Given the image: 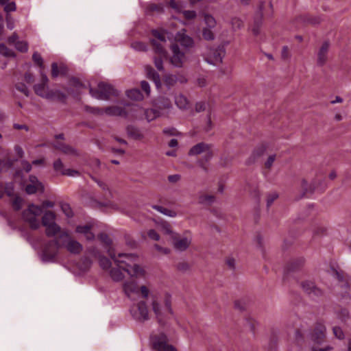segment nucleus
I'll use <instances>...</instances> for the list:
<instances>
[{"label": "nucleus", "mask_w": 351, "mask_h": 351, "mask_svg": "<svg viewBox=\"0 0 351 351\" xmlns=\"http://www.w3.org/2000/svg\"><path fill=\"white\" fill-rule=\"evenodd\" d=\"M110 258L119 267H122L131 277H143L145 271L140 265L136 264L137 256L133 254L119 253L117 255L110 250H108Z\"/></svg>", "instance_id": "f257e3e1"}, {"label": "nucleus", "mask_w": 351, "mask_h": 351, "mask_svg": "<svg viewBox=\"0 0 351 351\" xmlns=\"http://www.w3.org/2000/svg\"><path fill=\"white\" fill-rule=\"evenodd\" d=\"M151 307L158 324L161 326H166L174 315L172 308V297L168 293L164 295L162 303H160L156 298H153Z\"/></svg>", "instance_id": "f03ea898"}, {"label": "nucleus", "mask_w": 351, "mask_h": 351, "mask_svg": "<svg viewBox=\"0 0 351 351\" xmlns=\"http://www.w3.org/2000/svg\"><path fill=\"white\" fill-rule=\"evenodd\" d=\"M89 93L92 97L101 100H108L111 96L119 95L118 91L112 85L105 82L99 83L97 89L90 87Z\"/></svg>", "instance_id": "7ed1b4c3"}, {"label": "nucleus", "mask_w": 351, "mask_h": 351, "mask_svg": "<svg viewBox=\"0 0 351 351\" xmlns=\"http://www.w3.org/2000/svg\"><path fill=\"white\" fill-rule=\"evenodd\" d=\"M42 213L41 206L32 204L29 205L27 209L23 211L22 217L24 221L29 224L32 229L36 230L40 226V222L37 217L40 216Z\"/></svg>", "instance_id": "20e7f679"}, {"label": "nucleus", "mask_w": 351, "mask_h": 351, "mask_svg": "<svg viewBox=\"0 0 351 351\" xmlns=\"http://www.w3.org/2000/svg\"><path fill=\"white\" fill-rule=\"evenodd\" d=\"M130 112L134 119H142L144 116L148 122L162 117L161 113L158 112L154 106L152 108L144 109L138 105H132L130 106Z\"/></svg>", "instance_id": "39448f33"}, {"label": "nucleus", "mask_w": 351, "mask_h": 351, "mask_svg": "<svg viewBox=\"0 0 351 351\" xmlns=\"http://www.w3.org/2000/svg\"><path fill=\"white\" fill-rule=\"evenodd\" d=\"M168 338L165 333L154 335L150 337V344L154 351H177L171 345L168 343Z\"/></svg>", "instance_id": "423d86ee"}, {"label": "nucleus", "mask_w": 351, "mask_h": 351, "mask_svg": "<svg viewBox=\"0 0 351 351\" xmlns=\"http://www.w3.org/2000/svg\"><path fill=\"white\" fill-rule=\"evenodd\" d=\"M61 241L59 237L55 239L47 242L43 247L42 253V259L43 261H52L58 253V250L62 247Z\"/></svg>", "instance_id": "0eeeda50"}, {"label": "nucleus", "mask_w": 351, "mask_h": 351, "mask_svg": "<svg viewBox=\"0 0 351 351\" xmlns=\"http://www.w3.org/2000/svg\"><path fill=\"white\" fill-rule=\"evenodd\" d=\"M59 240L61 241L62 247H65L71 254H78L83 250L82 245L78 241L73 239L66 232H63L59 235Z\"/></svg>", "instance_id": "6e6552de"}, {"label": "nucleus", "mask_w": 351, "mask_h": 351, "mask_svg": "<svg viewBox=\"0 0 351 351\" xmlns=\"http://www.w3.org/2000/svg\"><path fill=\"white\" fill-rule=\"evenodd\" d=\"M130 313L136 321L144 322L149 319V311L145 301H140L132 306Z\"/></svg>", "instance_id": "1a4fd4ad"}, {"label": "nucleus", "mask_w": 351, "mask_h": 351, "mask_svg": "<svg viewBox=\"0 0 351 351\" xmlns=\"http://www.w3.org/2000/svg\"><path fill=\"white\" fill-rule=\"evenodd\" d=\"M156 56L154 57V62L156 69L161 71L164 70L163 60L167 58V53L164 46L155 40H151Z\"/></svg>", "instance_id": "9d476101"}, {"label": "nucleus", "mask_w": 351, "mask_h": 351, "mask_svg": "<svg viewBox=\"0 0 351 351\" xmlns=\"http://www.w3.org/2000/svg\"><path fill=\"white\" fill-rule=\"evenodd\" d=\"M172 56L170 58L171 63L176 67H182L186 61L185 51H182L178 44H173L171 46Z\"/></svg>", "instance_id": "9b49d317"}, {"label": "nucleus", "mask_w": 351, "mask_h": 351, "mask_svg": "<svg viewBox=\"0 0 351 351\" xmlns=\"http://www.w3.org/2000/svg\"><path fill=\"white\" fill-rule=\"evenodd\" d=\"M153 106L158 112L161 113V116L167 114L173 108V104L170 99L165 97H159L156 99Z\"/></svg>", "instance_id": "f8f14e48"}, {"label": "nucleus", "mask_w": 351, "mask_h": 351, "mask_svg": "<svg viewBox=\"0 0 351 351\" xmlns=\"http://www.w3.org/2000/svg\"><path fill=\"white\" fill-rule=\"evenodd\" d=\"M225 55L223 47H219L209 51L205 58L206 61L213 65H217L222 62L223 58Z\"/></svg>", "instance_id": "ddd939ff"}, {"label": "nucleus", "mask_w": 351, "mask_h": 351, "mask_svg": "<svg viewBox=\"0 0 351 351\" xmlns=\"http://www.w3.org/2000/svg\"><path fill=\"white\" fill-rule=\"evenodd\" d=\"M326 327L321 323H317L313 331L310 334V339L316 344L323 343L326 337Z\"/></svg>", "instance_id": "4468645a"}, {"label": "nucleus", "mask_w": 351, "mask_h": 351, "mask_svg": "<svg viewBox=\"0 0 351 351\" xmlns=\"http://www.w3.org/2000/svg\"><path fill=\"white\" fill-rule=\"evenodd\" d=\"M171 239L174 248L180 252L185 251L191 243V238L180 237L177 233L173 234V237Z\"/></svg>", "instance_id": "2eb2a0df"}, {"label": "nucleus", "mask_w": 351, "mask_h": 351, "mask_svg": "<svg viewBox=\"0 0 351 351\" xmlns=\"http://www.w3.org/2000/svg\"><path fill=\"white\" fill-rule=\"evenodd\" d=\"M41 82L34 86V93L39 97L45 98L47 91H49L48 82L49 79L46 74L40 71Z\"/></svg>", "instance_id": "dca6fc26"}, {"label": "nucleus", "mask_w": 351, "mask_h": 351, "mask_svg": "<svg viewBox=\"0 0 351 351\" xmlns=\"http://www.w3.org/2000/svg\"><path fill=\"white\" fill-rule=\"evenodd\" d=\"M303 291L311 298L315 299L322 295V291L313 282L306 280L301 282Z\"/></svg>", "instance_id": "f3484780"}, {"label": "nucleus", "mask_w": 351, "mask_h": 351, "mask_svg": "<svg viewBox=\"0 0 351 351\" xmlns=\"http://www.w3.org/2000/svg\"><path fill=\"white\" fill-rule=\"evenodd\" d=\"M267 149V145L265 143H261L258 145L252 151L250 156L247 159L245 163L247 165L254 164L259 158L265 154Z\"/></svg>", "instance_id": "a211bd4d"}, {"label": "nucleus", "mask_w": 351, "mask_h": 351, "mask_svg": "<svg viewBox=\"0 0 351 351\" xmlns=\"http://www.w3.org/2000/svg\"><path fill=\"white\" fill-rule=\"evenodd\" d=\"M177 42L184 48L185 51H188L194 46V40L184 32H178L176 36Z\"/></svg>", "instance_id": "6ab92c4d"}, {"label": "nucleus", "mask_w": 351, "mask_h": 351, "mask_svg": "<svg viewBox=\"0 0 351 351\" xmlns=\"http://www.w3.org/2000/svg\"><path fill=\"white\" fill-rule=\"evenodd\" d=\"M53 169L57 172H60L62 175L68 176H78L80 173L73 169H64V164L60 159H57L53 162Z\"/></svg>", "instance_id": "aec40b11"}, {"label": "nucleus", "mask_w": 351, "mask_h": 351, "mask_svg": "<svg viewBox=\"0 0 351 351\" xmlns=\"http://www.w3.org/2000/svg\"><path fill=\"white\" fill-rule=\"evenodd\" d=\"M213 147L212 145L204 142L199 143L193 145L189 151V156H197L203 154L206 151Z\"/></svg>", "instance_id": "412c9836"}, {"label": "nucleus", "mask_w": 351, "mask_h": 351, "mask_svg": "<svg viewBox=\"0 0 351 351\" xmlns=\"http://www.w3.org/2000/svg\"><path fill=\"white\" fill-rule=\"evenodd\" d=\"M104 113L110 116H119L127 118L129 112L119 106H108L104 108Z\"/></svg>", "instance_id": "4be33fe9"}, {"label": "nucleus", "mask_w": 351, "mask_h": 351, "mask_svg": "<svg viewBox=\"0 0 351 351\" xmlns=\"http://www.w3.org/2000/svg\"><path fill=\"white\" fill-rule=\"evenodd\" d=\"M145 70L147 77L155 83L157 88H160L161 82L159 74L150 65H146Z\"/></svg>", "instance_id": "5701e85b"}, {"label": "nucleus", "mask_w": 351, "mask_h": 351, "mask_svg": "<svg viewBox=\"0 0 351 351\" xmlns=\"http://www.w3.org/2000/svg\"><path fill=\"white\" fill-rule=\"evenodd\" d=\"M123 288L124 293L130 298H132L134 294L138 293V286L134 281L125 282L123 285Z\"/></svg>", "instance_id": "b1692460"}, {"label": "nucleus", "mask_w": 351, "mask_h": 351, "mask_svg": "<svg viewBox=\"0 0 351 351\" xmlns=\"http://www.w3.org/2000/svg\"><path fill=\"white\" fill-rule=\"evenodd\" d=\"M329 49V43L324 42L317 54V64L323 66L327 60V54Z\"/></svg>", "instance_id": "393cba45"}, {"label": "nucleus", "mask_w": 351, "mask_h": 351, "mask_svg": "<svg viewBox=\"0 0 351 351\" xmlns=\"http://www.w3.org/2000/svg\"><path fill=\"white\" fill-rule=\"evenodd\" d=\"M335 276L341 283V287L346 290L348 289L350 287L349 278L341 271L334 270Z\"/></svg>", "instance_id": "a878e982"}, {"label": "nucleus", "mask_w": 351, "mask_h": 351, "mask_svg": "<svg viewBox=\"0 0 351 351\" xmlns=\"http://www.w3.org/2000/svg\"><path fill=\"white\" fill-rule=\"evenodd\" d=\"M45 99L49 100L64 101L66 99V95L59 90L49 89Z\"/></svg>", "instance_id": "bb28decb"}, {"label": "nucleus", "mask_w": 351, "mask_h": 351, "mask_svg": "<svg viewBox=\"0 0 351 351\" xmlns=\"http://www.w3.org/2000/svg\"><path fill=\"white\" fill-rule=\"evenodd\" d=\"M304 263L303 258H299L290 261L286 267L287 272L295 271L300 269Z\"/></svg>", "instance_id": "cd10ccee"}, {"label": "nucleus", "mask_w": 351, "mask_h": 351, "mask_svg": "<svg viewBox=\"0 0 351 351\" xmlns=\"http://www.w3.org/2000/svg\"><path fill=\"white\" fill-rule=\"evenodd\" d=\"M54 147L56 149L61 151L62 153L68 155H77V150L69 145L63 143H58L54 145Z\"/></svg>", "instance_id": "c85d7f7f"}, {"label": "nucleus", "mask_w": 351, "mask_h": 351, "mask_svg": "<svg viewBox=\"0 0 351 351\" xmlns=\"http://www.w3.org/2000/svg\"><path fill=\"white\" fill-rule=\"evenodd\" d=\"M76 232L84 234L87 240L92 241L95 239V234L90 231V226H78L76 227Z\"/></svg>", "instance_id": "c756f323"}, {"label": "nucleus", "mask_w": 351, "mask_h": 351, "mask_svg": "<svg viewBox=\"0 0 351 351\" xmlns=\"http://www.w3.org/2000/svg\"><path fill=\"white\" fill-rule=\"evenodd\" d=\"M203 156L198 161L199 166L202 168L205 171H207V168L205 166V163L209 162L213 157V147H211L208 151H206L203 154Z\"/></svg>", "instance_id": "7c9ffc66"}, {"label": "nucleus", "mask_w": 351, "mask_h": 351, "mask_svg": "<svg viewBox=\"0 0 351 351\" xmlns=\"http://www.w3.org/2000/svg\"><path fill=\"white\" fill-rule=\"evenodd\" d=\"M128 135L134 140H141L143 138V134L140 130L133 125H128L126 128Z\"/></svg>", "instance_id": "2f4dec72"}, {"label": "nucleus", "mask_w": 351, "mask_h": 351, "mask_svg": "<svg viewBox=\"0 0 351 351\" xmlns=\"http://www.w3.org/2000/svg\"><path fill=\"white\" fill-rule=\"evenodd\" d=\"M66 73V68L64 65L58 66L56 62L51 64V77L53 78L57 77L60 75H65Z\"/></svg>", "instance_id": "473e14b6"}, {"label": "nucleus", "mask_w": 351, "mask_h": 351, "mask_svg": "<svg viewBox=\"0 0 351 351\" xmlns=\"http://www.w3.org/2000/svg\"><path fill=\"white\" fill-rule=\"evenodd\" d=\"M117 267H113L110 271V276L114 281H121L124 278V274H123L121 269L122 267H119L117 264Z\"/></svg>", "instance_id": "72a5a7b5"}, {"label": "nucleus", "mask_w": 351, "mask_h": 351, "mask_svg": "<svg viewBox=\"0 0 351 351\" xmlns=\"http://www.w3.org/2000/svg\"><path fill=\"white\" fill-rule=\"evenodd\" d=\"M44 226L46 227L45 232L47 237H53L60 232V227L55 222L49 223V225H45Z\"/></svg>", "instance_id": "f704fd0d"}, {"label": "nucleus", "mask_w": 351, "mask_h": 351, "mask_svg": "<svg viewBox=\"0 0 351 351\" xmlns=\"http://www.w3.org/2000/svg\"><path fill=\"white\" fill-rule=\"evenodd\" d=\"M175 103L180 109H186L189 106L187 98L182 94H180L175 97Z\"/></svg>", "instance_id": "c9c22d12"}, {"label": "nucleus", "mask_w": 351, "mask_h": 351, "mask_svg": "<svg viewBox=\"0 0 351 351\" xmlns=\"http://www.w3.org/2000/svg\"><path fill=\"white\" fill-rule=\"evenodd\" d=\"M152 208L160 212V213L165 215H167V216H169V217H175L177 216V213L174 210H170V209H168L167 208H165L163 206H158V205H153L152 206Z\"/></svg>", "instance_id": "e433bc0d"}, {"label": "nucleus", "mask_w": 351, "mask_h": 351, "mask_svg": "<svg viewBox=\"0 0 351 351\" xmlns=\"http://www.w3.org/2000/svg\"><path fill=\"white\" fill-rule=\"evenodd\" d=\"M56 215L53 212L48 210L45 212L43 218H42V223L43 226L49 225V223H51L55 222Z\"/></svg>", "instance_id": "4c0bfd02"}, {"label": "nucleus", "mask_w": 351, "mask_h": 351, "mask_svg": "<svg viewBox=\"0 0 351 351\" xmlns=\"http://www.w3.org/2000/svg\"><path fill=\"white\" fill-rule=\"evenodd\" d=\"M29 184H33L37 186V189H39V192L44 193L45 191V186L43 184L40 182L38 179V178L34 175H30L29 176Z\"/></svg>", "instance_id": "58836bf2"}, {"label": "nucleus", "mask_w": 351, "mask_h": 351, "mask_svg": "<svg viewBox=\"0 0 351 351\" xmlns=\"http://www.w3.org/2000/svg\"><path fill=\"white\" fill-rule=\"evenodd\" d=\"M127 96L134 100H142L143 95L138 89H132L127 91Z\"/></svg>", "instance_id": "ea45409f"}, {"label": "nucleus", "mask_w": 351, "mask_h": 351, "mask_svg": "<svg viewBox=\"0 0 351 351\" xmlns=\"http://www.w3.org/2000/svg\"><path fill=\"white\" fill-rule=\"evenodd\" d=\"M160 227L162 232L165 234L169 235L170 239H171L173 237V234H176L172 230L171 225L166 221L162 222L160 224Z\"/></svg>", "instance_id": "a19ab883"}, {"label": "nucleus", "mask_w": 351, "mask_h": 351, "mask_svg": "<svg viewBox=\"0 0 351 351\" xmlns=\"http://www.w3.org/2000/svg\"><path fill=\"white\" fill-rule=\"evenodd\" d=\"M178 82V76L175 75H167L164 77V82L169 88L174 86Z\"/></svg>", "instance_id": "79ce46f5"}, {"label": "nucleus", "mask_w": 351, "mask_h": 351, "mask_svg": "<svg viewBox=\"0 0 351 351\" xmlns=\"http://www.w3.org/2000/svg\"><path fill=\"white\" fill-rule=\"evenodd\" d=\"M301 187L303 190V195L308 193H313L315 189L314 185H309L305 180H302Z\"/></svg>", "instance_id": "37998d69"}, {"label": "nucleus", "mask_w": 351, "mask_h": 351, "mask_svg": "<svg viewBox=\"0 0 351 351\" xmlns=\"http://www.w3.org/2000/svg\"><path fill=\"white\" fill-rule=\"evenodd\" d=\"M212 28L204 27L202 29V36L206 40H213L215 39V34L211 30Z\"/></svg>", "instance_id": "c03bdc74"}, {"label": "nucleus", "mask_w": 351, "mask_h": 351, "mask_svg": "<svg viewBox=\"0 0 351 351\" xmlns=\"http://www.w3.org/2000/svg\"><path fill=\"white\" fill-rule=\"evenodd\" d=\"M84 108L86 112L93 114L103 115L104 114V108L91 107L88 106H86Z\"/></svg>", "instance_id": "a18cd8bd"}, {"label": "nucleus", "mask_w": 351, "mask_h": 351, "mask_svg": "<svg viewBox=\"0 0 351 351\" xmlns=\"http://www.w3.org/2000/svg\"><path fill=\"white\" fill-rule=\"evenodd\" d=\"M32 60L36 64H37L41 69L44 68L43 59L40 53L37 51L34 52L32 55Z\"/></svg>", "instance_id": "49530a36"}, {"label": "nucleus", "mask_w": 351, "mask_h": 351, "mask_svg": "<svg viewBox=\"0 0 351 351\" xmlns=\"http://www.w3.org/2000/svg\"><path fill=\"white\" fill-rule=\"evenodd\" d=\"M152 34L157 39L156 41L162 45V43H165L166 42V37L163 33H161L158 30H152ZM154 40H156V39Z\"/></svg>", "instance_id": "de8ad7c7"}, {"label": "nucleus", "mask_w": 351, "mask_h": 351, "mask_svg": "<svg viewBox=\"0 0 351 351\" xmlns=\"http://www.w3.org/2000/svg\"><path fill=\"white\" fill-rule=\"evenodd\" d=\"M176 269L182 273L186 272L191 268L190 265L186 261L179 262L176 265Z\"/></svg>", "instance_id": "09e8293b"}, {"label": "nucleus", "mask_w": 351, "mask_h": 351, "mask_svg": "<svg viewBox=\"0 0 351 351\" xmlns=\"http://www.w3.org/2000/svg\"><path fill=\"white\" fill-rule=\"evenodd\" d=\"M0 54L5 57L14 56V53L9 49L4 44H0Z\"/></svg>", "instance_id": "8fccbe9b"}, {"label": "nucleus", "mask_w": 351, "mask_h": 351, "mask_svg": "<svg viewBox=\"0 0 351 351\" xmlns=\"http://www.w3.org/2000/svg\"><path fill=\"white\" fill-rule=\"evenodd\" d=\"M99 262L100 266L104 269H109L111 266L110 261L105 256H99Z\"/></svg>", "instance_id": "3c124183"}, {"label": "nucleus", "mask_w": 351, "mask_h": 351, "mask_svg": "<svg viewBox=\"0 0 351 351\" xmlns=\"http://www.w3.org/2000/svg\"><path fill=\"white\" fill-rule=\"evenodd\" d=\"M14 46L21 52H27L28 50V44L25 41H17Z\"/></svg>", "instance_id": "603ef678"}, {"label": "nucleus", "mask_w": 351, "mask_h": 351, "mask_svg": "<svg viewBox=\"0 0 351 351\" xmlns=\"http://www.w3.org/2000/svg\"><path fill=\"white\" fill-rule=\"evenodd\" d=\"M204 21L207 25L206 27L214 28L216 25L215 19L211 15L205 14Z\"/></svg>", "instance_id": "864d4df0"}, {"label": "nucleus", "mask_w": 351, "mask_h": 351, "mask_svg": "<svg viewBox=\"0 0 351 351\" xmlns=\"http://www.w3.org/2000/svg\"><path fill=\"white\" fill-rule=\"evenodd\" d=\"M61 209L66 217H73V211H72L71 208L69 204H68L66 203L61 204Z\"/></svg>", "instance_id": "5fc2aeb1"}, {"label": "nucleus", "mask_w": 351, "mask_h": 351, "mask_svg": "<svg viewBox=\"0 0 351 351\" xmlns=\"http://www.w3.org/2000/svg\"><path fill=\"white\" fill-rule=\"evenodd\" d=\"M131 46L133 49L138 51H144L147 50L146 45L142 42H134L131 44Z\"/></svg>", "instance_id": "6e6d98bb"}, {"label": "nucleus", "mask_w": 351, "mask_h": 351, "mask_svg": "<svg viewBox=\"0 0 351 351\" xmlns=\"http://www.w3.org/2000/svg\"><path fill=\"white\" fill-rule=\"evenodd\" d=\"M15 88L16 90L23 93L25 96L28 97L29 95V91L26 86V85L23 83H17L15 84Z\"/></svg>", "instance_id": "4d7b16f0"}, {"label": "nucleus", "mask_w": 351, "mask_h": 351, "mask_svg": "<svg viewBox=\"0 0 351 351\" xmlns=\"http://www.w3.org/2000/svg\"><path fill=\"white\" fill-rule=\"evenodd\" d=\"M98 239L106 246H110L112 243V240L106 233H101L98 235Z\"/></svg>", "instance_id": "13d9d810"}, {"label": "nucleus", "mask_w": 351, "mask_h": 351, "mask_svg": "<svg viewBox=\"0 0 351 351\" xmlns=\"http://www.w3.org/2000/svg\"><path fill=\"white\" fill-rule=\"evenodd\" d=\"M231 24L232 28L236 30L240 29L243 26V21L241 19L238 17H234L231 20Z\"/></svg>", "instance_id": "bf43d9fd"}, {"label": "nucleus", "mask_w": 351, "mask_h": 351, "mask_svg": "<svg viewBox=\"0 0 351 351\" xmlns=\"http://www.w3.org/2000/svg\"><path fill=\"white\" fill-rule=\"evenodd\" d=\"M169 5L177 12H182V5L175 0H170L169 2Z\"/></svg>", "instance_id": "052dcab7"}, {"label": "nucleus", "mask_w": 351, "mask_h": 351, "mask_svg": "<svg viewBox=\"0 0 351 351\" xmlns=\"http://www.w3.org/2000/svg\"><path fill=\"white\" fill-rule=\"evenodd\" d=\"M23 199L19 197L16 196L12 201V206L15 210H19L22 206Z\"/></svg>", "instance_id": "680f3d73"}, {"label": "nucleus", "mask_w": 351, "mask_h": 351, "mask_svg": "<svg viewBox=\"0 0 351 351\" xmlns=\"http://www.w3.org/2000/svg\"><path fill=\"white\" fill-rule=\"evenodd\" d=\"M25 191L28 195H33L39 191V189H37V186L35 185L28 184L26 185Z\"/></svg>", "instance_id": "e2e57ef3"}, {"label": "nucleus", "mask_w": 351, "mask_h": 351, "mask_svg": "<svg viewBox=\"0 0 351 351\" xmlns=\"http://www.w3.org/2000/svg\"><path fill=\"white\" fill-rule=\"evenodd\" d=\"M16 10V5L15 2H8L6 4H5L4 7V11L9 14L10 12H14Z\"/></svg>", "instance_id": "0e129e2a"}, {"label": "nucleus", "mask_w": 351, "mask_h": 351, "mask_svg": "<svg viewBox=\"0 0 351 351\" xmlns=\"http://www.w3.org/2000/svg\"><path fill=\"white\" fill-rule=\"evenodd\" d=\"M278 197V194L277 193H272L267 195V206L269 208L273 202Z\"/></svg>", "instance_id": "69168bd1"}, {"label": "nucleus", "mask_w": 351, "mask_h": 351, "mask_svg": "<svg viewBox=\"0 0 351 351\" xmlns=\"http://www.w3.org/2000/svg\"><path fill=\"white\" fill-rule=\"evenodd\" d=\"M138 293L141 294V296L144 299H147L149 293V289L147 286L142 285L140 287H138Z\"/></svg>", "instance_id": "338daca9"}, {"label": "nucleus", "mask_w": 351, "mask_h": 351, "mask_svg": "<svg viewBox=\"0 0 351 351\" xmlns=\"http://www.w3.org/2000/svg\"><path fill=\"white\" fill-rule=\"evenodd\" d=\"M184 18L188 20L194 19L196 16V12L194 10H184L182 12Z\"/></svg>", "instance_id": "774afa93"}]
</instances>
